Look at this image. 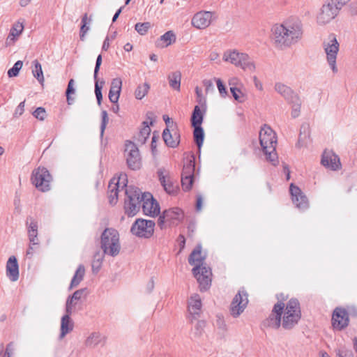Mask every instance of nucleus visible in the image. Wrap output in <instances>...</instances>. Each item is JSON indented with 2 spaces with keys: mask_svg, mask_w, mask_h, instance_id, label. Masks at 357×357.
Masks as SVG:
<instances>
[{
  "mask_svg": "<svg viewBox=\"0 0 357 357\" xmlns=\"http://www.w3.org/2000/svg\"><path fill=\"white\" fill-rule=\"evenodd\" d=\"M303 24L299 20H289L272 28V39L275 47L285 49L298 43L303 38Z\"/></svg>",
  "mask_w": 357,
  "mask_h": 357,
  "instance_id": "f257e3e1",
  "label": "nucleus"
},
{
  "mask_svg": "<svg viewBox=\"0 0 357 357\" xmlns=\"http://www.w3.org/2000/svg\"><path fill=\"white\" fill-rule=\"evenodd\" d=\"M205 257L202 255V246L197 245L189 256L188 261L194 265L192 273L199 284L201 291L207 290L211 284V270L204 264Z\"/></svg>",
  "mask_w": 357,
  "mask_h": 357,
  "instance_id": "f03ea898",
  "label": "nucleus"
},
{
  "mask_svg": "<svg viewBox=\"0 0 357 357\" xmlns=\"http://www.w3.org/2000/svg\"><path fill=\"white\" fill-rule=\"evenodd\" d=\"M259 143L261 150L266 156V159L272 165L278 163V154L276 153L277 136L273 130L267 125H264L259 134Z\"/></svg>",
  "mask_w": 357,
  "mask_h": 357,
  "instance_id": "7ed1b4c3",
  "label": "nucleus"
},
{
  "mask_svg": "<svg viewBox=\"0 0 357 357\" xmlns=\"http://www.w3.org/2000/svg\"><path fill=\"white\" fill-rule=\"evenodd\" d=\"M100 247L104 254L111 257L119 255L121 250L119 234L113 228H106L101 234Z\"/></svg>",
  "mask_w": 357,
  "mask_h": 357,
  "instance_id": "20e7f679",
  "label": "nucleus"
},
{
  "mask_svg": "<svg viewBox=\"0 0 357 357\" xmlns=\"http://www.w3.org/2000/svg\"><path fill=\"white\" fill-rule=\"evenodd\" d=\"M301 312L297 299L291 298L284 304L282 314V326L285 330L293 328L300 320Z\"/></svg>",
  "mask_w": 357,
  "mask_h": 357,
  "instance_id": "39448f33",
  "label": "nucleus"
},
{
  "mask_svg": "<svg viewBox=\"0 0 357 357\" xmlns=\"http://www.w3.org/2000/svg\"><path fill=\"white\" fill-rule=\"evenodd\" d=\"M25 224L29 241L26 257L31 259L40 245V241L38 237V222L34 218L28 217Z\"/></svg>",
  "mask_w": 357,
  "mask_h": 357,
  "instance_id": "423d86ee",
  "label": "nucleus"
},
{
  "mask_svg": "<svg viewBox=\"0 0 357 357\" xmlns=\"http://www.w3.org/2000/svg\"><path fill=\"white\" fill-rule=\"evenodd\" d=\"M31 181L38 190L45 192L51 188L52 176L47 169L38 167L32 171Z\"/></svg>",
  "mask_w": 357,
  "mask_h": 357,
  "instance_id": "0eeeda50",
  "label": "nucleus"
},
{
  "mask_svg": "<svg viewBox=\"0 0 357 357\" xmlns=\"http://www.w3.org/2000/svg\"><path fill=\"white\" fill-rule=\"evenodd\" d=\"M127 199L125 200V211L128 216H134L139 211L141 206V191L134 186H128L125 189Z\"/></svg>",
  "mask_w": 357,
  "mask_h": 357,
  "instance_id": "6e6552de",
  "label": "nucleus"
},
{
  "mask_svg": "<svg viewBox=\"0 0 357 357\" xmlns=\"http://www.w3.org/2000/svg\"><path fill=\"white\" fill-rule=\"evenodd\" d=\"M339 43L334 36H330L323 43V48L326 54V61L333 73L338 71L337 67V56L339 52Z\"/></svg>",
  "mask_w": 357,
  "mask_h": 357,
  "instance_id": "1a4fd4ad",
  "label": "nucleus"
},
{
  "mask_svg": "<svg viewBox=\"0 0 357 357\" xmlns=\"http://www.w3.org/2000/svg\"><path fill=\"white\" fill-rule=\"evenodd\" d=\"M155 222L153 220L137 219L132 225L131 233L140 238H149L154 231Z\"/></svg>",
  "mask_w": 357,
  "mask_h": 357,
  "instance_id": "9d476101",
  "label": "nucleus"
},
{
  "mask_svg": "<svg viewBox=\"0 0 357 357\" xmlns=\"http://www.w3.org/2000/svg\"><path fill=\"white\" fill-rule=\"evenodd\" d=\"M183 218V213L182 210L178 207H174L163 211L158 218V225L160 229H163L167 225L178 224Z\"/></svg>",
  "mask_w": 357,
  "mask_h": 357,
  "instance_id": "9b49d317",
  "label": "nucleus"
},
{
  "mask_svg": "<svg viewBox=\"0 0 357 357\" xmlns=\"http://www.w3.org/2000/svg\"><path fill=\"white\" fill-rule=\"evenodd\" d=\"M125 153L128 168L132 170L139 169L142 166L141 157L138 148L133 142L126 144Z\"/></svg>",
  "mask_w": 357,
  "mask_h": 357,
  "instance_id": "f8f14e48",
  "label": "nucleus"
},
{
  "mask_svg": "<svg viewBox=\"0 0 357 357\" xmlns=\"http://www.w3.org/2000/svg\"><path fill=\"white\" fill-rule=\"evenodd\" d=\"M341 8L337 5L329 0L324 4L317 16V22L319 24H325L334 19L339 13Z\"/></svg>",
  "mask_w": 357,
  "mask_h": 357,
  "instance_id": "ddd939ff",
  "label": "nucleus"
},
{
  "mask_svg": "<svg viewBox=\"0 0 357 357\" xmlns=\"http://www.w3.org/2000/svg\"><path fill=\"white\" fill-rule=\"evenodd\" d=\"M127 176L125 174H121L118 178H113L111 179L108 185V198L111 204H115L117 202L118 194L120 191V188L123 190L126 185Z\"/></svg>",
  "mask_w": 357,
  "mask_h": 357,
  "instance_id": "4468645a",
  "label": "nucleus"
},
{
  "mask_svg": "<svg viewBox=\"0 0 357 357\" xmlns=\"http://www.w3.org/2000/svg\"><path fill=\"white\" fill-rule=\"evenodd\" d=\"M284 307V303L282 302L275 303L268 317L263 321V326L271 329H278L282 326L281 319Z\"/></svg>",
  "mask_w": 357,
  "mask_h": 357,
  "instance_id": "2eb2a0df",
  "label": "nucleus"
},
{
  "mask_svg": "<svg viewBox=\"0 0 357 357\" xmlns=\"http://www.w3.org/2000/svg\"><path fill=\"white\" fill-rule=\"evenodd\" d=\"M140 198L142 211L145 215L155 217L160 213V206L151 193L141 192Z\"/></svg>",
  "mask_w": 357,
  "mask_h": 357,
  "instance_id": "dca6fc26",
  "label": "nucleus"
},
{
  "mask_svg": "<svg viewBox=\"0 0 357 357\" xmlns=\"http://www.w3.org/2000/svg\"><path fill=\"white\" fill-rule=\"evenodd\" d=\"M248 303V294L244 289L238 291L230 306V313L234 318L238 317L245 309Z\"/></svg>",
  "mask_w": 357,
  "mask_h": 357,
  "instance_id": "f3484780",
  "label": "nucleus"
},
{
  "mask_svg": "<svg viewBox=\"0 0 357 357\" xmlns=\"http://www.w3.org/2000/svg\"><path fill=\"white\" fill-rule=\"evenodd\" d=\"M162 139L165 144L170 148H176L181 140L180 133L175 123L172 122L171 129L165 128L162 132Z\"/></svg>",
  "mask_w": 357,
  "mask_h": 357,
  "instance_id": "a211bd4d",
  "label": "nucleus"
},
{
  "mask_svg": "<svg viewBox=\"0 0 357 357\" xmlns=\"http://www.w3.org/2000/svg\"><path fill=\"white\" fill-rule=\"evenodd\" d=\"M289 191L292 202L297 208L301 211H305L308 208V199L298 187L291 183L290 185Z\"/></svg>",
  "mask_w": 357,
  "mask_h": 357,
  "instance_id": "6ab92c4d",
  "label": "nucleus"
},
{
  "mask_svg": "<svg viewBox=\"0 0 357 357\" xmlns=\"http://www.w3.org/2000/svg\"><path fill=\"white\" fill-rule=\"evenodd\" d=\"M159 181L165 191L171 195H174L178 190V185L170 177L169 174L164 169H159L157 172Z\"/></svg>",
  "mask_w": 357,
  "mask_h": 357,
  "instance_id": "aec40b11",
  "label": "nucleus"
},
{
  "mask_svg": "<svg viewBox=\"0 0 357 357\" xmlns=\"http://www.w3.org/2000/svg\"><path fill=\"white\" fill-rule=\"evenodd\" d=\"M349 323V318L347 311L342 307H336L332 315L333 327L338 331L346 328Z\"/></svg>",
  "mask_w": 357,
  "mask_h": 357,
  "instance_id": "412c9836",
  "label": "nucleus"
},
{
  "mask_svg": "<svg viewBox=\"0 0 357 357\" xmlns=\"http://www.w3.org/2000/svg\"><path fill=\"white\" fill-rule=\"evenodd\" d=\"M87 288H82L75 291L70 298H68V314L79 310L83 301L88 295Z\"/></svg>",
  "mask_w": 357,
  "mask_h": 357,
  "instance_id": "4be33fe9",
  "label": "nucleus"
},
{
  "mask_svg": "<svg viewBox=\"0 0 357 357\" xmlns=\"http://www.w3.org/2000/svg\"><path fill=\"white\" fill-rule=\"evenodd\" d=\"M213 13L210 11H199L192 19V24L197 29L208 27L213 20Z\"/></svg>",
  "mask_w": 357,
  "mask_h": 357,
  "instance_id": "5701e85b",
  "label": "nucleus"
},
{
  "mask_svg": "<svg viewBox=\"0 0 357 357\" xmlns=\"http://www.w3.org/2000/svg\"><path fill=\"white\" fill-rule=\"evenodd\" d=\"M106 336L99 332L93 331L90 333L86 337L84 346L89 349H96L98 347H104L106 343Z\"/></svg>",
  "mask_w": 357,
  "mask_h": 357,
  "instance_id": "b1692460",
  "label": "nucleus"
},
{
  "mask_svg": "<svg viewBox=\"0 0 357 357\" xmlns=\"http://www.w3.org/2000/svg\"><path fill=\"white\" fill-rule=\"evenodd\" d=\"M321 163L332 170L338 169L340 166V158L333 151L325 150L322 154Z\"/></svg>",
  "mask_w": 357,
  "mask_h": 357,
  "instance_id": "393cba45",
  "label": "nucleus"
},
{
  "mask_svg": "<svg viewBox=\"0 0 357 357\" xmlns=\"http://www.w3.org/2000/svg\"><path fill=\"white\" fill-rule=\"evenodd\" d=\"M6 276L12 282H15L19 279V265L17 258L11 256L8 258L6 267Z\"/></svg>",
  "mask_w": 357,
  "mask_h": 357,
  "instance_id": "a878e982",
  "label": "nucleus"
},
{
  "mask_svg": "<svg viewBox=\"0 0 357 357\" xmlns=\"http://www.w3.org/2000/svg\"><path fill=\"white\" fill-rule=\"evenodd\" d=\"M24 30L23 23L20 22H15L10 30V33L6 38V44L7 46H10L14 45L15 41L18 39L20 36L22 34Z\"/></svg>",
  "mask_w": 357,
  "mask_h": 357,
  "instance_id": "bb28decb",
  "label": "nucleus"
},
{
  "mask_svg": "<svg viewBox=\"0 0 357 357\" xmlns=\"http://www.w3.org/2000/svg\"><path fill=\"white\" fill-rule=\"evenodd\" d=\"M202 301L199 294H192L188 300V311L190 315L195 319L200 314Z\"/></svg>",
  "mask_w": 357,
  "mask_h": 357,
  "instance_id": "cd10ccee",
  "label": "nucleus"
},
{
  "mask_svg": "<svg viewBox=\"0 0 357 357\" xmlns=\"http://www.w3.org/2000/svg\"><path fill=\"white\" fill-rule=\"evenodd\" d=\"M122 81L121 78H114L111 83L109 99L112 103H117L121 91Z\"/></svg>",
  "mask_w": 357,
  "mask_h": 357,
  "instance_id": "c85d7f7f",
  "label": "nucleus"
},
{
  "mask_svg": "<svg viewBox=\"0 0 357 357\" xmlns=\"http://www.w3.org/2000/svg\"><path fill=\"white\" fill-rule=\"evenodd\" d=\"M274 89L275 91L289 102L290 100H294V98L298 96L289 86L281 82L275 83Z\"/></svg>",
  "mask_w": 357,
  "mask_h": 357,
  "instance_id": "c756f323",
  "label": "nucleus"
},
{
  "mask_svg": "<svg viewBox=\"0 0 357 357\" xmlns=\"http://www.w3.org/2000/svg\"><path fill=\"white\" fill-rule=\"evenodd\" d=\"M85 273H86V270H85L84 266L83 264H79L77 266V268L71 279V281L70 283V289L77 287L80 284V282L84 279Z\"/></svg>",
  "mask_w": 357,
  "mask_h": 357,
  "instance_id": "7c9ffc66",
  "label": "nucleus"
},
{
  "mask_svg": "<svg viewBox=\"0 0 357 357\" xmlns=\"http://www.w3.org/2000/svg\"><path fill=\"white\" fill-rule=\"evenodd\" d=\"M239 63L236 66L241 67L245 71L254 72L255 65L252 59L245 53L241 56Z\"/></svg>",
  "mask_w": 357,
  "mask_h": 357,
  "instance_id": "2f4dec72",
  "label": "nucleus"
},
{
  "mask_svg": "<svg viewBox=\"0 0 357 357\" xmlns=\"http://www.w3.org/2000/svg\"><path fill=\"white\" fill-rule=\"evenodd\" d=\"M201 107L199 105H196L194 107L192 116H191V124L192 127L195 126H201L203 119H204V114L206 112V110L201 109Z\"/></svg>",
  "mask_w": 357,
  "mask_h": 357,
  "instance_id": "473e14b6",
  "label": "nucleus"
},
{
  "mask_svg": "<svg viewBox=\"0 0 357 357\" xmlns=\"http://www.w3.org/2000/svg\"><path fill=\"white\" fill-rule=\"evenodd\" d=\"M142 125V128L136 137V141L140 144L146 143L151 133V128L149 126L148 122L144 121Z\"/></svg>",
  "mask_w": 357,
  "mask_h": 357,
  "instance_id": "72a5a7b5",
  "label": "nucleus"
},
{
  "mask_svg": "<svg viewBox=\"0 0 357 357\" xmlns=\"http://www.w3.org/2000/svg\"><path fill=\"white\" fill-rule=\"evenodd\" d=\"M243 54V52H239L236 50L227 51L223 55V59L236 66Z\"/></svg>",
  "mask_w": 357,
  "mask_h": 357,
  "instance_id": "f704fd0d",
  "label": "nucleus"
},
{
  "mask_svg": "<svg viewBox=\"0 0 357 357\" xmlns=\"http://www.w3.org/2000/svg\"><path fill=\"white\" fill-rule=\"evenodd\" d=\"M181 73L180 71H175L169 74L168 80L169 86L174 90L179 91L181 88Z\"/></svg>",
  "mask_w": 357,
  "mask_h": 357,
  "instance_id": "c9c22d12",
  "label": "nucleus"
},
{
  "mask_svg": "<svg viewBox=\"0 0 357 357\" xmlns=\"http://www.w3.org/2000/svg\"><path fill=\"white\" fill-rule=\"evenodd\" d=\"M32 64H33L32 74H33V77L37 79V80L39 82V83L40 84L43 85L45 79H44V76H43L41 64L36 59L33 61Z\"/></svg>",
  "mask_w": 357,
  "mask_h": 357,
  "instance_id": "e433bc0d",
  "label": "nucleus"
},
{
  "mask_svg": "<svg viewBox=\"0 0 357 357\" xmlns=\"http://www.w3.org/2000/svg\"><path fill=\"white\" fill-rule=\"evenodd\" d=\"M105 255V254H104V252L100 253L99 252H96L94 255L91 262V268L93 273H97L100 271L104 260Z\"/></svg>",
  "mask_w": 357,
  "mask_h": 357,
  "instance_id": "4c0bfd02",
  "label": "nucleus"
},
{
  "mask_svg": "<svg viewBox=\"0 0 357 357\" xmlns=\"http://www.w3.org/2000/svg\"><path fill=\"white\" fill-rule=\"evenodd\" d=\"M149 89L150 85L146 82L139 84L135 91V98L137 100H142L147 95Z\"/></svg>",
  "mask_w": 357,
  "mask_h": 357,
  "instance_id": "58836bf2",
  "label": "nucleus"
},
{
  "mask_svg": "<svg viewBox=\"0 0 357 357\" xmlns=\"http://www.w3.org/2000/svg\"><path fill=\"white\" fill-rule=\"evenodd\" d=\"M194 139L196 144L197 145L199 149H201L204 138V130L202 128V126H195L194 127V132H193Z\"/></svg>",
  "mask_w": 357,
  "mask_h": 357,
  "instance_id": "ea45409f",
  "label": "nucleus"
},
{
  "mask_svg": "<svg viewBox=\"0 0 357 357\" xmlns=\"http://www.w3.org/2000/svg\"><path fill=\"white\" fill-rule=\"evenodd\" d=\"M309 125L307 123L303 124L300 130V135L298 142V144L303 146L305 143V141L309 137Z\"/></svg>",
  "mask_w": 357,
  "mask_h": 357,
  "instance_id": "a19ab883",
  "label": "nucleus"
},
{
  "mask_svg": "<svg viewBox=\"0 0 357 357\" xmlns=\"http://www.w3.org/2000/svg\"><path fill=\"white\" fill-rule=\"evenodd\" d=\"M195 164L194 162L190 160L187 164L183 165L181 176L194 177Z\"/></svg>",
  "mask_w": 357,
  "mask_h": 357,
  "instance_id": "79ce46f5",
  "label": "nucleus"
},
{
  "mask_svg": "<svg viewBox=\"0 0 357 357\" xmlns=\"http://www.w3.org/2000/svg\"><path fill=\"white\" fill-rule=\"evenodd\" d=\"M290 103L292 104L291 106V116L293 118H296L300 115L301 112V100L298 96L294 98V100H290Z\"/></svg>",
  "mask_w": 357,
  "mask_h": 357,
  "instance_id": "37998d69",
  "label": "nucleus"
},
{
  "mask_svg": "<svg viewBox=\"0 0 357 357\" xmlns=\"http://www.w3.org/2000/svg\"><path fill=\"white\" fill-rule=\"evenodd\" d=\"M91 19H88L87 15L85 14L82 19V26L80 28V38L84 40V36L89 29V26H87L91 22Z\"/></svg>",
  "mask_w": 357,
  "mask_h": 357,
  "instance_id": "c03bdc74",
  "label": "nucleus"
},
{
  "mask_svg": "<svg viewBox=\"0 0 357 357\" xmlns=\"http://www.w3.org/2000/svg\"><path fill=\"white\" fill-rule=\"evenodd\" d=\"M160 40L163 42L165 43V46L167 47L175 40V35L171 31H167L160 36Z\"/></svg>",
  "mask_w": 357,
  "mask_h": 357,
  "instance_id": "a18cd8bd",
  "label": "nucleus"
},
{
  "mask_svg": "<svg viewBox=\"0 0 357 357\" xmlns=\"http://www.w3.org/2000/svg\"><path fill=\"white\" fill-rule=\"evenodd\" d=\"M23 66L22 61H17L14 66L8 70V75L9 77H16L18 75L20 69Z\"/></svg>",
  "mask_w": 357,
  "mask_h": 357,
  "instance_id": "49530a36",
  "label": "nucleus"
},
{
  "mask_svg": "<svg viewBox=\"0 0 357 357\" xmlns=\"http://www.w3.org/2000/svg\"><path fill=\"white\" fill-rule=\"evenodd\" d=\"M66 309L67 310V302L66 303ZM67 333V312L61 318V333L59 336V340H62Z\"/></svg>",
  "mask_w": 357,
  "mask_h": 357,
  "instance_id": "de8ad7c7",
  "label": "nucleus"
},
{
  "mask_svg": "<svg viewBox=\"0 0 357 357\" xmlns=\"http://www.w3.org/2000/svg\"><path fill=\"white\" fill-rule=\"evenodd\" d=\"M151 28L150 22L137 23L135 26V30L140 34L144 35Z\"/></svg>",
  "mask_w": 357,
  "mask_h": 357,
  "instance_id": "09e8293b",
  "label": "nucleus"
},
{
  "mask_svg": "<svg viewBox=\"0 0 357 357\" xmlns=\"http://www.w3.org/2000/svg\"><path fill=\"white\" fill-rule=\"evenodd\" d=\"M194 181V177H183L181 176V185L185 191H188L191 189Z\"/></svg>",
  "mask_w": 357,
  "mask_h": 357,
  "instance_id": "8fccbe9b",
  "label": "nucleus"
},
{
  "mask_svg": "<svg viewBox=\"0 0 357 357\" xmlns=\"http://www.w3.org/2000/svg\"><path fill=\"white\" fill-rule=\"evenodd\" d=\"M195 93L197 97V102L199 103V106L202 107V109L206 110V98L203 96L202 90L197 86L195 88Z\"/></svg>",
  "mask_w": 357,
  "mask_h": 357,
  "instance_id": "3c124183",
  "label": "nucleus"
},
{
  "mask_svg": "<svg viewBox=\"0 0 357 357\" xmlns=\"http://www.w3.org/2000/svg\"><path fill=\"white\" fill-rule=\"evenodd\" d=\"M32 114L36 119L40 121H43L47 116L45 109L42 107L36 108Z\"/></svg>",
  "mask_w": 357,
  "mask_h": 357,
  "instance_id": "603ef678",
  "label": "nucleus"
},
{
  "mask_svg": "<svg viewBox=\"0 0 357 357\" xmlns=\"http://www.w3.org/2000/svg\"><path fill=\"white\" fill-rule=\"evenodd\" d=\"M102 86H99L98 78L95 80V94L96 96L98 104L100 105L102 99V95L101 92Z\"/></svg>",
  "mask_w": 357,
  "mask_h": 357,
  "instance_id": "864d4df0",
  "label": "nucleus"
},
{
  "mask_svg": "<svg viewBox=\"0 0 357 357\" xmlns=\"http://www.w3.org/2000/svg\"><path fill=\"white\" fill-rule=\"evenodd\" d=\"M102 114V122L100 125V135L102 136L104 131L105 130L106 126L108 123L109 119L107 116V112L105 110H103L101 113Z\"/></svg>",
  "mask_w": 357,
  "mask_h": 357,
  "instance_id": "5fc2aeb1",
  "label": "nucleus"
},
{
  "mask_svg": "<svg viewBox=\"0 0 357 357\" xmlns=\"http://www.w3.org/2000/svg\"><path fill=\"white\" fill-rule=\"evenodd\" d=\"M215 81L216 82L217 87L220 96L222 97H225V96L227 94V92L226 87L223 84L222 80L219 78H215Z\"/></svg>",
  "mask_w": 357,
  "mask_h": 357,
  "instance_id": "6e6d98bb",
  "label": "nucleus"
},
{
  "mask_svg": "<svg viewBox=\"0 0 357 357\" xmlns=\"http://www.w3.org/2000/svg\"><path fill=\"white\" fill-rule=\"evenodd\" d=\"M74 80L73 79L68 81V105L72 104L74 101V99L71 98V95L75 93V89L73 86Z\"/></svg>",
  "mask_w": 357,
  "mask_h": 357,
  "instance_id": "4d7b16f0",
  "label": "nucleus"
},
{
  "mask_svg": "<svg viewBox=\"0 0 357 357\" xmlns=\"http://www.w3.org/2000/svg\"><path fill=\"white\" fill-rule=\"evenodd\" d=\"M205 327V322L204 321H198L195 326V335L199 336L202 335L204 328Z\"/></svg>",
  "mask_w": 357,
  "mask_h": 357,
  "instance_id": "13d9d810",
  "label": "nucleus"
},
{
  "mask_svg": "<svg viewBox=\"0 0 357 357\" xmlns=\"http://www.w3.org/2000/svg\"><path fill=\"white\" fill-rule=\"evenodd\" d=\"M15 345L13 342H10L7 346L5 352L3 353V357H11L14 354Z\"/></svg>",
  "mask_w": 357,
  "mask_h": 357,
  "instance_id": "bf43d9fd",
  "label": "nucleus"
},
{
  "mask_svg": "<svg viewBox=\"0 0 357 357\" xmlns=\"http://www.w3.org/2000/svg\"><path fill=\"white\" fill-rule=\"evenodd\" d=\"M24 105H25V100L21 102L19 104V105L17 107V108L15 109V112H14L15 117H19L24 113Z\"/></svg>",
  "mask_w": 357,
  "mask_h": 357,
  "instance_id": "052dcab7",
  "label": "nucleus"
},
{
  "mask_svg": "<svg viewBox=\"0 0 357 357\" xmlns=\"http://www.w3.org/2000/svg\"><path fill=\"white\" fill-rule=\"evenodd\" d=\"M102 63V56L99 54L96 59V66L94 68L93 78L95 80L98 78V73Z\"/></svg>",
  "mask_w": 357,
  "mask_h": 357,
  "instance_id": "680f3d73",
  "label": "nucleus"
},
{
  "mask_svg": "<svg viewBox=\"0 0 357 357\" xmlns=\"http://www.w3.org/2000/svg\"><path fill=\"white\" fill-rule=\"evenodd\" d=\"M231 93H232V96L234 98L239 102H242V100L241 99L240 94L241 93V91L237 89L236 87H231L230 88Z\"/></svg>",
  "mask_w": 357,
  "mask_h": 357,
  "instance_id": "e2e57ef3",
  "label": "nucleus"
},
{
  "mask_svg": "<svg viewBox=\"0 0 357 357\" xmlns=\"http://www.w3.org/2000/svg\"><path fill=\"white\" fill-rule=\"evenodd\" d=\"M158 139V136H155V135H153L151 140V150L153 153H155L156 151V142Z\"/></svg>",
  "mask_w": 357,
  "mask_h": 357,
  "instance_id": "0e129e2a",
  "label": "nucleus"
},
{
  "mask_svg": "<svg viewBox=\"0 0 357 357\" xmlns=\"http://www.w3.org/2000/svg\"><path fill=\"white\" fill-rule=\"evenodd\" d=\"M202 206V197L201 195H198L197 197L196 210L200 211Z\"/></svg>",
  "mask_w": 357,
  "mask_h": 357,
  "instance_id": "69168bd1",
  "label": "nucleus"
},
{
  "mask_svg": "<svg viewBox=\"0 0 357 357\" xmlns=\"http://www.w3.org/2000/svg\"><path fill=\"white\" fill-rule=\"evenodd\" d=\"M162 119L167 126L166 128H169V129H171L172 122H173L172 121H171V119L167 115H163Z\"/></svg>",
  "mask_w": 357,
  "mask_h": 357,
  "instance_id": "338daca9",
  "label": "nucleus"
},
{
  "mask_svg": "<svg viewBox=\"0 0 357 357\" xmlns=\"http://www.w3.org/2000/svg\"><path fill=\"white\" fill-rule=\"evenodd\" d=\"M254 82H255V87L257 89L262 91L263 90L262 83L260 81H259L256 77H254Z\"/></svg>",
  "mask_w": 357,
  "mask_h": 357,
  "instance_id": "774afa93",
  "label": "nucleus"
}]
</instances>
